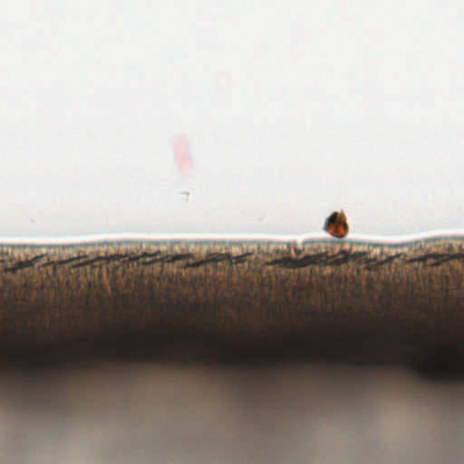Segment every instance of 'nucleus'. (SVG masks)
Segmentation results:
<instances>
[{"mask_svg": "<svg viewBox=\"0 0 464 464\" xmlns=\"http://www.w3.org/2000/svg\"><path fill=\"white\" fill-rule=\"evenodd\" d=\"M91 340L86 338L83 345H90ZM126 359L129 362H142L146 363L158 364L163 361V353L160 351L159 343L154 347H141L135 352H120L118 353L111 351V344L110 341L102 342L100 345L95 348L88 346L83 352L72 353V359L76 364L82 368H86L92 365L93 361L111 362L119 359Z\"/></svg>", "mask_w": 464, "mask_h": 464, "instance_id": "nucleus-1", "label": "nucleus"}, {"mask_svg": "<svg viewBox=\"0 0 464 464\" xmlns=\"http://www.w3.org/2000/svg\"><path fill=\"white\" fill-rule=\"evenodd\" d=\"M223 362H225V365H227V366H229V367H235L236 366V362L230 361V360H225Z\"/></svg>", "mask_w": 464, "mask_h": 464, "instance_id": "nucleus-9", "label": "nucleus"}, {"mask_svg": "<svg viewBox=\"0 0 464 464\" xmlns=\"http://www.w3.org/2000/svg\"><path fill=\"white\" fill-rule=\"evenodd\" d=\"M40 363L45 366L46 369L54 367V369L62 370L64 367V361L59 357H55L50 353L46 355H40Z\"/></svg>", "mask_w": 464, "mask_h": 464, "instance_id": "nucleus-4", "label": "nucleus"}, {"mask_svg": "<svg viewBox=\"0 0 464 464\" xmlns=\"http://www.w3.org/2000/svg\"><path fill=\"white\" fill-rule=\"evenodd\" d=\"M194 361L195 362L198 363L203 361V357L197 355L194 357Z\"/></svg>", "mask_w": 464, "mask_h": 464, "instance_id": "nucleus-11", "label": "nucleus"}, {"mask_svg": "<svg viewBox=\"0 0 464 464\" xmlns=\"http://www.w3.org/2000/svg\"><path fill=\"white\" fill-rule=\"evenodd\" d=\"M400 342H401V344H403V345L412 346V341L407 340L406 338H401V340H400Z\"/></svg>", "mask_w": 464, "mask_h": 464, "instance_id": "nucleus-8", "label": "nucleus"}, {"mask_svg": "<svg viewBox=\"0 0 464 464\" xmlns=\"http://www.w3.org/2000/svg\"><path fill=\"white\" fill-rule=\"evenodd\" d=\"M205 351H207V355H208V358H211V350H209V346L205 345Z\"/></svg>", "mask_w": 464, "mask_h": 464, "instance_id": "nucleus-13", "label": "nucleus"}, {"mask_svg": "<svg viewBox=\"0 0 464 464\" xmlns=\"http://www.w3.org/2000/svg\"><path fill=\"white\" fill-rule=\"evenodd\" d=\"M450 352H451V353L457 355V350L456 348H452V349H450Z\"/></svg>", "mask_w": 464, "mask_h": 464, "instance_id": "nucleus-14", "label": "nucleus"}, {"mask_svg": "<svg viewBox=\"0 0 464 464\" xmlns=\"http://www.w3.org/2000/svg\"><path fill=\"white\" fill-rule=\"evenodd\" d=\"M192 341H193V338H191L189 335H186V336L179 335V340H177V341L170 339V344H172V345L180 344L184 347H187L189 345V343H191Z\"/></svg>", "mask_w": 464, "mask_h": 464, "instance_id": "nucleus-6", "label": "nucleus"}, {"mask_svg": "<svg viewBox=\"0 0 464 464\" xmlns=\"http://www.w3.org/2000/svg\"><path fill=\"white\" fill-rule=\"evenodd\" d=\"M287 360H290L293 362H295V361H299L305 364H314L318 361V357H316L315 354H314V352H312V350L308 348L306 350L299 352V353H297V357H295V359H293L290 354L287 355Z\"/></svg>", "mask_w": 464, "mask_h": 464, "instance_id": "nucleus-5", "label": "nucleus"}, {"mask_svg": "<svg viewBox=\"0 0 464 464\" xmlns=\"http://www.w3.org/2000/svg\"><path fill=\"white\" fill-rule=\"evenodd\" d=\"M327 363L334 365L338 363V362H343V365H354L357 367H369V366H376L380 368H384L388 366V360L383 357L372 358L371 360H356L349 357L348 355L343 356V359L338 360L334 354H324L323 356Z\"/></svg>", "mask_w": 464, "mask_h": 464, "instance_id": "nucleus-3", "label": "nucleus"}, {"mask_svg": "<svg viewBox=\"0 0 464 464\" xmlns=\"http://www.w3.org/2000/svg\"><path fill=\"white\" fill-rule=\"evenodd\" d=\"M0 372H1V365H0Z\"/></svg>", "mask_w": 464, "mask_h": 464, "instance_id": "nucleus-16", "label": "nucleus"}, {"mask_svg": "<svg viewBox=\"0 0 464 464\" xmlns=\"http://www.w3.org/2000/svg\"><path fill=\"white\" fill-rule=\"evenodd\" d=\"M339 223L340 220H338V216H336V214H333V216L329 217V218L325 220L324 229H328V227L337 225Z\"/></svg>", "mask_w": 464, "mask_h": 464, "instance_id": "nucleus-7", "label": "nucleus"}, {"mask_svg": "<svg viewBox=\"0 0 464 464\" xmlns=\"http://www.w3.org/2000/svg\"><path fill=\"white\" fill-rule=\"evenodd\" d=\"M408 358H409V353H407V357H405V360H403V362H401V365L408 367V365H409Z\"/></svg>", "mask_w": 464, "mask_h": 464, "instance_id": "nucleus-12", "label": "nucleus"}, {"mask_svg": "<svg viewBox=\"0 0 464 464\" xmlns=\"http://www.w3.org/2000/svg\"><path fill=\"white\" fill-rule=\"evenodd\" d=\"M246 360L251 361L252 360V355L246 357Z\"/></svg>", "mask_w": 464, "mask_h": 464, "instance_id": "nucleus-15", "label": "nucleus"}, {"mask_svg": "<svg viewBox=\"0 0 464 464\" xmlns=\"http://www.w3.org/2000/svg\"><path fill=\"white\" fill-rule=\"evenodd\" d=\"M413 371L418 377L435 383H453L459 380L464 381V370L453 372L444 367L441 371L431 368L427 363H417Z\"/></svg>", "mask_w": 464, "mask_h": 464, "instance_id": "nucleus-2", "label": "nucleus"}, {"mask_svg": "<svg viewBox=\"0 0 464 464\" xmlns=\"http://www.w3.org/2000/svg\"><path fill=\"white\" fill-rule=\"evenodd\" d=\"M200 340H202L203 342L208 343H214L213 339L208 338V337H202V339H200Z\"/></svg>", "mask_w": 464, "mask_h": 464, "instance_id": "nucleus-10", "label": "nucleus"}]
</instances>
